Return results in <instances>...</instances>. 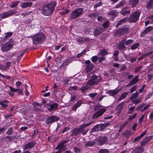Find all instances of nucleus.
<instances>
[{
    "label": "nucleus",
    "instance_id": "obj_42",
    "mask_svg": "<svg viewBox=\"0 0 153 153\" xmlns=\"http://www.w3.org/2000/svg\"><path fill=\"white\" fill-rule=\"evenodd\" d=\"M9 102V101L7 100H5L3 101H1V106L3 108H5L7 106V104Z\"/></svg>",
    "mask_w": 153,
    "mask_h": 153
},
{
    "label": "nucleus",
    "instance_id": "obj_36",
    "mask_svg": "<svg viewBox=\"0 0 153 153\" xmlns=\"http://www.w3.org/2000/svg\"><path fill=\"white\" fill-rule=\"evenodd\" d=\"M13 129L12 127H10L8 128L5 132V134L7 135H11L13 133Z\"/></svg>",
    "mask_w": 153,
    "mask_h": 153
},
{
    "label": "nucleus",
    "instance_id": "obj_64",
    "mask_svg": "<svg viewBox=\"0 0 153 153\" xmlns=\"http://www.w3.org/2000/svg\"><path fill=\"white\" fill-rule=\"evenodd\" d=\"M62 59V57L61 56H58V57L55 60L58 62L59 63L60 62L61 60Z\"/></svg>",
    "mask_w": 153,
    "mask_h": 153
},
{
    "label": "nucleus",
    "instance_id": "obj_31",
    "mask_svg": "<svg viewBox=\"0 0 153 153\" xmlns=\"http://www.w3.org/2000/svg\"><path fill=\"white\" fill-rule=\"evenodd\" d=\"M110 123H104V124H100L101 131H103L104 129H105L106 127L110 125Z\"/></svg>",
    "mask_w": 153,
    "mask_h": 153
},
{
    "label": "nucleus",
    "instance_id": "obj_21",
    "mask_svg": "<svg viewBox=\"0 0 153 153\" xmlns=\"http://www.w3.org/2000/svg\"><path fill=\"white\" fill-rule=\"evenodd\" d=\"M128 17H125L120 19L118 22L116 26V27L117 28L118 27V26H120L122 24L126 23L128 21Z\"/></svg>",
    "mask_w": 153,
    "mask_h": 153
},
{
    "label": "nucleus",
    "instance_id": "obj_37",
    "mask_svg": "<svg viewBox=\"0 0 153 153\" xmlns=\"http://www.w3.org/2000/svg\"><path fill=\"white\" fill-rule=\"evenodd\" d=\"M125 4V0H123L120 2L115 7V8H118L122 6Z\"/></svg>",
    "mask_w": 153,
    "mask_h": 153
},
{
    "label": "nucleus",
    "instance_id": "obj_39",
    "mask_svg": "<svg viewBox=\"0 0 153 153\" xmlns=\"http://www.w3.org/2000/svg\"><path fill=\"white\" fill-rule=\"evenodd\" d=\"M138 93L137 92H136L132 94L131 97H130L129 99L130 100H132L134 99L135 98H137L138 96Z\"/></svg>",
    "mask_w": 153,
    "mask_h": 153
},
{
    "label": "nucleus",
    "instance_id": "obj_12",
    "mask_svg": "<svg viewBox=\"0 0 153 153\" xmlns=\"http://www.w3.org/2000/svg\"><path fill=\"white\" fill-rule=\"evenodd\" d=\"M92 124V123H87L85 124L82 125H81L78 128L80 132H84L82 133V134L83 135H85L87 132L88 131V130L87 129L85 130V128L86 127L90 125H91Z\"/></svg>",
    "mask_w": 153,
    "mask_h": 153
},
{
    "label": "nucleus",
    "instance_id": "obj_23",
    "mask_svg": "<svg viewBox=\"0 0 153 153\" xmlns=\"http://www.w3.org/2000/svg\"><path fill=\"white\" fill-rule=\"evenodd\" d=\"M82 101L81 100H79L75 104L73 107L71 111H76V109L78 107H79L82 104Z\"/></svg>",
    "mask_w": 153,
    "mask_h": 153
},
{
    "label": "nucleus",
    "instance_id": "obj_35",
    "mask_svg": "<svg viewBox=\"0 0 153 153\" xmlns=\"http://www.w3.org/2000/svg\"><path fill=\"white\" fill-rule=\"evenodd\" d=\"M101 131L100 125H97L94 127L91 130L92 132Z\"/></svg>",
    "mask_w": 153,
    "mask_h": 153
},
{
    "label": "nucleus",
    "instance_id": "obj_6",
    "mask_svg": "<svg viewBox=\"0 0 153 153\" xmlns=\"http://www.w3.org/2000/svg\"><path fill=\"white\" fill-rule=\"evenodd\" d=\"M17 11L13 9H11L8 11L4 12L0 14V17L2 19H5L17 13Z\"/></svg>",
    "mask_w": 153,
    "mask_h": 153
},
{
    "label": "nucleus",
    "instance_id": "obj_30",
    "mask_svg": "<svg viewBox=\"0 0 153 153\" xmlns=\"http://www.w3.org/2000/svg\"><path fill=\"white\" fill-rule=\"evenodd\" d=\"M94 65L92 64L87 65L85 71L87 73L91 71L93 68Z\"/></svg>",
    "mask_w": 153,
    "mask_h": 153
},
{
    "label": "nucleus",
    "instance_id": "obj_7",
    "mask_svg": "<svg viewBox=\"0 0 153 153\" xmlns=\"http://www.w3.org/2000/svg\"><path fill=\"white\" fill-rule=\"evenodd\" d=\"M83 11V9L82 8H79L76 9L73 12L71 15V18L73 19H75L82 14Z\"/></svg>",
    "mask_w": 153,
    "mask_h": 153
},
{
    "label": "nucleus",
    "instance_id": "obj_9",
    "mask_svg": "<svg viewBox=\"0 0 153 153\" xmlns=\"http://www.w3.org/2000/svg\"><path fill=\"white\" fill-rule=\"evenodd\" d=\"M106 109L105 108H103L97 111L93 115L92 118L93 119L98 118L101 116L106 111Z\"/></svg>",
    "mask_w": 153,
    "mask_h": 153
},
{
    "label": "nucleus",
    "instance_id": "obj_29",
    "mask_svg": "<svg viewBox=\"0 0 153 153\" xmlns=\"http://www.w3.org/2000/svg\"><path fill=\"white\" fill-rule=\"evenodd\" d=\"M138 0H130L129 1V4L132 7H136L138 5Z\"/></svg>",
    "mask_w": 153,
    "mask_h": 153
},
{
    "label": "nucleus",
    "instance_id": "obj_2",
    "mask_svg": "<svg viewBox=\"0 0 153 153\" xmlns=\"http://www.w3.org/2000/svg\"><path fill=\"white\" fill-rule=\"evenodd\" d=\"M32 37L33 43L37 45L42 42L46 38V36L42 33H39L36 34L33 37L32 36H27V38Z\"/></svg>",
    "mask_w": 153,
    "mask_h": 153
},
{
    "label": "nucleus",
    "instance_id": "obj_25",
    "mask_svg": "<svg viewBox=\"0 0 153 153\" xmlns=\"http://www.w3.org/2000/svg\"><path fill=\"white\" fill-rule=\"evenodd\" d=\"M91 86L88 82H86V85L82 86L80 89V90L82 91V92H84L90 88Z\"/></svg>",
    "mask_w": 153,
    "mask_h": 153
},
{
    "label": "nucleus",
    "instance_id": "obj_38",
    "mask_svg": "<svg viewBox=\"0 0 153 153\" xmlns=\"http://www.w3.org/2000/svg\"><path fill=\"white\" fill-rule=\"evenodd\" d=\"M142 98H139L138 99H135L132 100V102L135 104H137L141 102Z\"/></svg>",
    "mask_w": 153,
    "mask_h": 153
},
{
    "label": "nucleus",
    "instance_id": "obj_58",
    "mask_svg": "<svg viewBox=\"0 0 153 153\" xmlns=\"http://www.w3.org/2000/svg\"><path fill=\"white\" fill-rule=\"evenodd\" d=\"M97 95V93H90L88 94V96L91 98L94 97L96 95Z\"/></svg>",
    "mask_w": 153,
    "mask_h": 153
},
{
    "label": "nucleus",
    "instance_id": "obj_51",
    "mask_svg": "<svg viewBox=\"0 0 153 153\" xmlns=\"http://www.w3.org/2000/svg\"><path fill=\"white\" fill-rule=\"evenodd\" d=\"M102 25L104 27L107 28L109 27V22L108 21L102 24Z\"/></svg>",
    "mask_w": 153,
    "mask_h": 153
},
{
    "label": "nucleus",
    "instance_id": "obj_44",
    "mask_svg": "<svg viewBox=\"0 0 153 153\" xmlns=\"http://www.w3.org/2000/svg\"><path fill=\"white\" fill-rule=\"evenodd\" d=\"M4 34L5 36L4 37L3 39L4 40H5L7 38L10 37L12 35L13 33L11 32H7L6 34Z\"/></svg>",
    "mask_w": 153,
    "mask_h": 153
},
{
    "label": "nucleus",
    "instance_id": "obj_4",
    "mask_svg": "<svg viewBox=\"0 0 153 153\" xmlns=\"http://www.w3.org/2000/svg\"><path fill=\"white\" fill-rule=\"evenodd\" d=\"M140 12L138 11H135L131 14L128 18V21L129 22L134 23L137 21L139 19Z\"/></svg>",
    "mask_w": 153,
    "mask_h": 153
},
{
    "label": "nucleus",
    "instance_id": "obj_41",
    "mask_svg": "<svg viewBox=\"0 0 153 153\" xmlns=\"http://www.w3.org/2000/svg\"><path fill=\"white\" fill-rule=\"evenodd\" d=\"M119 51H116L114 52L113 54V56H114V58L115 61H117L118 60V56L119 54Z\"/></svg>",
    "mask_w": 153,
    "mask_h": 153
},
{
    "label": "nucleus",
    "instance_id": "obj_40",
    "mask_svg": "<svg viewBox=\"0 0 153 153\" xmlns=\"http://www.w3.org/2000/svg\"><path fill=\"white\" fill-rule=\"evenodd\" d=\"M140 43L137 42L133 44L131 47L130 49L132 50H135L139 46Z\"/></svg>",
    "mask_w": 153,
    "mask_h": 153
},
{
    "label": "nucleus",
    "instance_id": "obj_14",
    "mask_svg": "<svg viewBox=\"0 0 153 153\" xmlns=\"http://www.w3.org/2000/svg\"><path fill=\"white\" fill-rule=\"evenodd\" d=\"M68 142V141L67 140H64L61 141L59 145L56 146L55 148L56 149H59V150H61L62 151V150H65L63 149L64 147H65V145H64V144Z\"/></svg>",
    "mask_w": 153,
    "mask_h": 153
},
{
    "label": "nucleus",
    "instance_id": "obj_27",
    "mask_svg": "<svg viewBox=\"0 0 153 153\" xmlns=\"http://www.w3.org/2000/svg\"><path fill=\"white\" fill-rule=\"evenodd\" d=\"M32 3L31 2H23L21 5V7L23 8H27L30 7L32 5Z\"/></svg>",
    "mask_w": 153,
    "mask_h": 153
},
{
    "label": "nucleus",
    "instance_id": "obj_48",
    "mask_svg": "<svg viewBox=\"0 0 153 153\" xmlns=\"http://www.w3.org/2000/svg\"><path fill=\"white\" fill-rule=\"evenodd\" d=\"M98 14L97 13H93L88 15L89 18H93L96 17L97 15Z\"/></svg>",
    "mask_w": 153,
    "mask_h": 153
},
{
    "label": "nucleus",
    "instance_id": "obj_47",
    "mask_svg": "<svg viewBox=\"0 0 153 153\" xmlns=\"http://www.w3.org/2000/svg\"><path fill=\"white\" fill-rule=\"evenodd\" d=\"M83 32L85 34H88L91 32V29L90 28H85L83 30Z\"/></svg>",
    "mask_w": 153,
    "mask_h": 153
},
{
    "label": "nucleus",
    "instance_id": "obj_16",
    "mask_svg": "<svg viewBox=\"0 0 153 153\" xmlns=\"http://www.w3.org/2000/svg\"><path fill=\"white\" fill-rule=\"evenodd\" d=\"M129 8L128 6H126L120 11V13L124 16H126L128 14H129L131 11L130 10H128Z\"/></svg>",
    "mask_w": 153,
    "mask_h": 153
},
{
    "label": "nucleus",
    "instance_id": "obj_5",
    "mask_svg": "<svg viewBox=\"0 0 153 153\" xmlns=\"http://www.w3.org/2000/svg\"><path fill=\"white\" fill-rule=\"evenodd\" d=\"M13 41L10 40L8 42L1 46V50L3 52H7L9 50L13 47Z\"/></svg>",
    "mask_w": 153,
    "mask_h": 153
},
{
    "label": "nucleus",
    "instance_id": "obj_45",
    "mask_svg": "<svg viewBox=\"0 0 153 153\" xmlns=\"http://www.w3.org/2000/svg\"><path fill=\"white\" fill-rule=\"evenodd\" d=\"M19 2V1L13 2L10 6L11 7L13 8L16 7L18 5Z\"/></svg>",
    "mask_w": 153,
    "mask_h": 153
},
{
    "label": "nucleus",
    "instance_id": "obj_15",
    "mask_svg": "<svg viewBox=\"0 0 153 153\" xmlns=\"http://www.w3.org/2000/svg\"><path fill=\"white\" fill-rule=\"evenodd\" d=\"M105 29L102 27H97L95 29L93 32L94 35L96 36L102 33L103 32Z\"/></svg>",
    "mask_w": 153,
    "mask_h": 153
},
{
    "label": "nucleus",
    "instance_id": "obj_3",
    "mask_svg": "<svg viewBox=\"0 0 153 153\" xmlns=\"http://www.w3.org/2000/svg\"><path fill=\"white\" fill-rule=\"evenodd\" d=\"M102 79L100 76L94 74L91 76V78L87 82L91 86L98 84Z\"/></svg>",
    "mask_w": 153,
    "mask_h": 153
},
{
    "label": "nucleus",
    "instance_id": "obj_53",
    "mask_svg": "<svg viewBox=\"0 0 153 153\" xmlns=\"http://www.w3.org/2000/svg\"><path fill=\"white\" fill-rule=\"evenodd\" d=\"M0 77H1L2 78H6L7 79H10V76L8 75H4L2 74H1L0 73Z\"/></svg>",
    "mask_w": 153,
    "mask_h": 153
},
{
    "label": "nucleus",
    "instance_id": "obj_10",
    "mask_svg": "<svg viewBox=\"0 0 153 153\" xmlns=\"http://www.w3.org/2000/svg\"><path fill=\"white\" fill-rule=\"evenodd\" d=\"M98 145H102L108 140L107 137L105 136H101L96 139Z\"/></svg>",
    "mask_w": 153,
    "mask_h": 153
},
{
    "label": "nucleus",
    "instance_id": "obj_34",
    "mask_svg": "<svg viewBox=\"0 0 153 153\" xmlns=\"http://www.w3.org/2000/svg\"><path fill=\"white\" fill-rule=\"evenodd\" d=\"M118 12L116 10H112L108 13L109 15L111 16L114 17H116L118 14Z\"/></svg>",
    "mask_w": 153,
    "mask_h": 153
},
{
    "label": "nucleus",
    "instance_id": "obj_46",
    "mask_svg": "<svg viewBox=\"0 0 153 153\" xmlns=\"http://www.w3.org/2000/svg\"><path fill=\"white\" fill-rule=\"evenodd\" d=\"M108 150L106 149H101L98 151V153H109Z\"/></svg>",
    "mask_w": 153,
    "mask_h": 153
},
{
    "label": "nucleus",
    "instance_id": "obj_8",
    "mask_svg": "<svg viewBox=\"0 0 153 153\" xmlns=\"http://www.w3.org/2000/svg\"><path fill=\"white\" fill-rule=\"evenodd\" d=\"M129 30V28L126 26H123L117 30L115 32V34L116 35L120 36L128 32Z\"/></svg>",
    "mask_w": 153,
    "mask_h": 153
},
{
    "label": "nucleus",
    "instance_id": "obj_11",
    "mask_svg": "<svg viewBox=\"0 0 153 153\" xmlns=\"http://www.w3.org/2000/svg\"><path fill=\"white\" fill-rule=\"evenodd\" d=\"M59 117L55 115H52L47 117L46 123L48 124H51L52 123L56 121L59 120Z\"/></svg>",
    "mask_w": 153,
    "mask_h": 153
},
{
    "label": "nucleus",
    "instance_id": "obj_22",
    "mask_svg": "<svg viewBox=\"0 0 153 153\" xmlns=\"http://www.w3.org/2000/svg\"><path fill=\"white\" fill-rule=\"evenodd\" d=\"M47 105L49 107L48 109L49 111H51L53 109H56L58 106V104L56 103H53L52 104H47Z\"/></svg>",
    "mask_w": 153,
    "mask_h": 153
},
{
    "label": "nucleus",
    "instance_id": "obj_18",
    "mask_svg": "<svg viewBox=\"0 0 153 153\" xmlns=\"http://www.w3.org/2000/svg\"><path fill=\"white\" fill-rule=\"evenodd\" d=\"M138 76H136L134 77L128 84L127 87L133 85L135 84L139 80Z\"/></svg>",
    "mask_w": 153,
    "mask_h": 153
},
{
    "label": "nucleus",
    "instance_id": "obj_20",
    "mask_svg": "<svg viewBox=\"0 0 153 153\" xmlns=\"http://www.w3.org/2000/svg\"><path fill=\"white\" fill-rule=\"evenodd\" d=\"M120 91V89L109 90L106 92V93L109 94L110 96L113 97L117 94Z\"/></svg>",
    "mask_w": 153,
    "mask_h": 153
},
{
    "label": "nucleus",
    "instance_id": "obj_60",
    "mask_svg": "<svg viewBox=\"0 0 153 153\" xmlns=\"http://www.w3.org/2000/svg\"><path fill=\"white\" fill-rule=\"evenodd\" d=\"M19 94L23 95V94L22 92V88H20V87H19L18 88V90L17 91Z\"/></svg>",
    "mask_w": 153,
    "mask_h": 153
},
{
    "label": "nucleus",
    "instance_id": "obj_43",
    "mask_svg": "<svg viewBox=\"0 0 153 153\" xmlns=\"http://www.w3.org/2000/svg\"><path fill=\"white\" fill-rule=\"evenodd\" d=\"M108 54V53L107 52V51L104 49L101 51V52L99 53V54L102 56H104L105 55H107Z\"/></svg>",
    "mask_w": 153,
    "mask_h": 153
},
{
    "label": "nucleus",
    "instance_id": "obj_52",
    "mask_svg": "<svg viewBox=\"0 0 153 153\" xmlns=\"http://www.w3.org/2000/svg\"><path fill=\"white\" fill-rule=\"evenodd\" d=\"M133 41L132 39H129L126 41V42L125 44L126 45H128L130 44H131L133 43Z\"/></svg>",
    "mask_w": 153,
    "mask_h": 153
},
{
    "label": "nucleus",
    "instance_id": "obj_28",
    "mask_svg": "<svg viewBox=\"0 0 153 153\" xmlns=\"http://www.w3.org/2000/svg\"><path fill=\"white\" fill-rule=\"evenodd\" d=\"M125 103L124 102H123L120 104L116 107V110L117 113H120L121 112V110L123 108V105Z\"/></svg>",
    "mask_w": 153,
    "mask_h": 153
},
{
    "label": "nucleus",
    "instance_id": "obj_61",
    "mask_svg": "<svg viewBox=\"0 0 153 153\" xmlns=\"http://www.w3.org/2000/svg\"><path fill=\"white\" fill-rule=\"evenodd\" d=\"M146 140L144 138L140 143V145L141 146H143L145 145L147 143Z\"/></svg>",
    "mask_w": 153,
    "mask_h": 153
},
{
    "label": "nucleus",
    "instance_id": "obj_56",
    "mask_svg": "<svg viewBox=\"0 0 153 153\" xmlns=\"http://www.w3.org/2000/svg\"><path fill=\"white\" fill-rule=\"evenodd\" d=\"M98 58V57L97 56H94L91 58V60L93 62H96L97 61Z\"/></svg>",
    "mask_w": 153,
    "mask_h": 153
},
{
    "label": "nucleus",
    "instance_id": "obj_1",
    "mask_svg": "<svg viewBox=\"0 0 153 153\" xmlns=\"http://www.w3.org/2000/svg\"><path fill=\"white\" fill-rule=\"evenodd\" d=\"M56 4L55 1H51L43 6L39 10L41 11V13L44 16H50L53 13Z\"/></svg>",
    "mask_w": 153,
    "mask_h": 153
},
{
    "label": "nucleus",
    "instance_id": "obj_24",
    "mask_svg": "<svg viewBox=\"0 0 153 153\" xmlns=\"http://www.w3.org/2000/svg\"><path fill=\"white\" fill-rule=\"evenodd\" d=\"M71 133L70 136H76L79 134L80 133L78 128H75L71 130Z\"/></svg>",
    "mask_w": 153,
    "mask_h": 153
},
{
    "label": "nucleus",
    "instance_id": "obj_26",
    "mask_svg": "<svg viewBox=\"0 0 153 153\" xmlns=\"http://www.w3.org/2000/svg\"><path fill=\"white\" fill-rule=\"evenodd\" d=\"M146 8L148 10L153 9V0H150L147 2Z\"/></svg>",
    "mask_w": 153,
    "mask_h": 153
},
{
    "label": "nucleus",
    "instance_id": "obj_32",
    "mask_svg": "<svg viewBox=\"0 0 153 153\" xmlns=\"http://www.w3.org/2000/svg\"><path fill=\"white\" fill-rule=\"evenodd\" d=\"M95 142L94 140H91L86 142L85 143V145L87 147L92 146L95 145Z\"/></svg>",
    "mask_w": 153,
    "mask_h": 153
},
{
    "label": "nucleus",
    "instance_id": "obj_63",
    "mask_svg": "<svg viewBox=\"0 0 153 153\" xmlns=\"http://www.w3.org/2000/svg\"><path fill=\"white\" fill-rule=\"evenodd\" d=\"M137 115V114L136 113L135 114L132 116H131L130 115L129 116V117L128 118V119L129 121H131L135 117H136V115Z\"/></svg>",
    "mask_w": 153,
    "mask_h": 153
},
{
    "label": "nucleus",
    "instance_id": "obj_19",
    "mask_svg": "<svg viewBox=\"0 0 153 153\" xmlns=\"http://www.w3.org/2000/svg\"><path fill=\"white\" fill-rule=\"evenodd\" d=\"M153 28V27L152 26H150L147 27L143 32L141 33L140 36L141 37H144L146 34L150 31Z\"/></svg>",
    "mask_w": 153,
    "mask_h": 153
},
{
    "label": "nucleus",
    "instance_id": "obj_62",
    "mask_svg": "<svg viewBox=\"0 0 153 153\" xmlns=\"http://www.w3.org/2000/svg\"><path fill=\"white\" fill-rule=\"evenodd\" d=\"M102 4V2L101 1H100L99 2H98V3H97L96 4H95L94 6V8H97V7H100L101 6Z\"/></svg>",
    "mask_w": 153,
    "mask_h": 153
},
{
    "label": "nucleus",
    "instance_id": "obj_57",
    "mask_svg": "<svg viewBox=\"0 0 153 153\" xmlns=\"http://www.w3.org/2000/svg\"><path fill=\"white\" fill-rule=\"evenodd\" d=\"M123 134L125 137H128L130 133L128 131H125L123 133Z\"/></svg>",
    "mask_w": 153,
    "mask_h": 153
},
{
    "label": "nucleus",
    "instance_id": "obj_59",
    "mask_svg": "<svg viewBox=\"0 0 153 153\" xmlns=\"http://www.w3.org/2000/svg\"><path fill=\"white\" fill-rule=\"evenodd\" d=\"M145 103H143L140 104L139 106L136 109V110H138L141 109L143 106L145 105Z\"/></svg>",
    "mask_w": 153,
    "mask_h": 153
},
{
    "label": "nucleus",
    "instance_id": "obj_13",
    "mask_svg": "<svg viewBox=\"0 0 153 153\" xmlns=\"http://www.w3.org/2000/svg\"><path fill=\"white\" fill-rule=\"evenodd\" d=\"M35 144L36 143L34 141L28 142L23 146V149L24 150H25L28 149H30L33 147Z\"/></svg>",
    "mask_w": 153,
    "mask_h": 153
},
{
    "label": "nucleus",
    "instance_id": "obj_33",
    "mask_svg": "<svg viewBox=\"0 0 153 153\" xmlns=\"http://www.w3.org/2000/svg\"><path fill=\"white\" fill-rule=\"evenodd\" d=\"M128 94V92H124L122 94L120 95V97L118 98V101L119 102L121 101L122 100L125 98Z\"/></svg>",
    "mask_w": 153,
    "mask_h": 153
},
{
    "label": "nucleus",
    "instance_id": "obj_54",
    "mask_svg": "<svg viewBox=\"0 0 153 153\" xmlns=\"http://www.w3.org/2000/svg\"><path fill=\"white\" fill-rule=\"evenodd\" d=\"M76 41L77 42L80 44H82L84 42L83 38H77L76 39Z\"/></svg>",
    "mask_w": 153,
    "mask_h": 153
},
{
    "label": "nucleus",
    "instance_id": "obj_50",
    "mask_svg": "<svg viewBox=\"0 0 153 153\" xmlns=\"http://www.w3.org/2000/svg\"><path fill=\"white\" fill-rule=\"evenodd\" d=\"M137 88V85H135L131 88L130 91V93H132L135 91Z\"/></svg>",
    "mask_w": 153,
    "mask_h": 153
},
{
    "label": "nucleus",
    "instance_id": "obj_55",
    "mask_svg": "<svg viewBox=\"0 0 153 153\" xmlns=\"http://www.w3.org/2000/svg\"><path fill=\"white\" fill-rule=\"evenodd\" d=\"M0 69L2 71H4L7 70L6 67V66L2 65H0Z\"/></svg>",
    "mask_w": 153,
    "mask_h": 153
},
{
    "label": "nucleus",
    "instance_id": "obj_49",
    "mask_svg": "<svg viewBox=\"0 0 153 153\" xmlns=\"http://www.w3.org/2000/svg\"><path fill=\"white\" fill-rule=\"evenodd\" d=\"M70 60L69 59H66L62 65L63 66H66L70 62Z\"/></svg>",
    "mask_w": 153,
    "mask_h": 153
},
{
    "label": "nucleus",
    "instance_id": "obj_17",
    "mask_svg": "<svg viewBox=\"0 0 153 153\" xmlns=\"http://www.w3.org/2000/svg\"><path fill=\"white\" fill-rule=\"evenodd\" d=\"M126 42V39H123L118 45L117 48L120 50H123L125 49L126 46L125 45V43Z\"/></svg>",
    "mask_w": 153,
    "mask_h": 153
}]
</instances>
